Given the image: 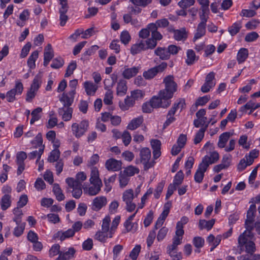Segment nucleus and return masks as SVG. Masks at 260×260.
<instances>
[{"mask_svg":"<svg viewBox=\"0 0 260 260\" xmlns=\"http://www.w3.org/2000/svg\"><path fill=\"white\" fill-rule=\"evenodd\" d=\"M252 231H245L240 235L238 239V245L233 248L234 253L241 254L245 251L250 255H254L256 251V247L253 241L254 235Z\"/></svg>","mask_w":260,"mask_h":260,"instance_id":"nucleus-1","label":"nucleus"},{"mask_svg":"<svg viewBox=\"0 0 260 260\" xmlns=\"http://www.w3.org/2000/svg\"><path fill=\"white\" fill-rule=\"evenodd\" d=\"M163 83L165 84V88L159 91L158 95L161 96L162 99L170 100L177 90V84L174 81V78L172 75H168L164 79Z\"/></svg>","mask_w":260,"mask_h":260,"instance_id":"nucleus-2","label":"nucleus"},{"mask_svg":"<svg viewBox=\"0 0 260 260\" xmlns=\"http://www.w3.org/2000/svg\"><path fill=\"white\" fill-rule=\"evenodd\" d=\"M140 160H136V164L140 161L144 166V170H148L149 169L154 166L155 164L154 160H151V150L147 147H144L141 149L140 151Z\"/></svg>","mask_w":260,"mask_h":260,"instance_id":"nucleus-3","label":"nucleus"},{"mask_svg":"<svg viewBox=\"0 0 260 260\" xmlns=\"http://www.w3.org/2000/svg\"><path fill=\"white\" fill-rule=\"evenodd\" d=\"M89 122L86 120H83L80 123H73L71 126L73 134L77 138L82 137L88 130Z\"/></svg>","mask_w":260,"mask_h":260,"instance_id":"nucleus-4","label":"nucleus"},{"mask_svg":"<svg viewBox=\"0 0 260 260\" xmlns=\"http://www.w3.org/2000/svg\"><path fill=\"white\" fill-rule=\"evenodd\" d=\"M167 67V63L163 62L161 64L144 72L143 77L147 80L153 78L158 73L162 72Z\"/></svg>","mask_w":260,"mask_h":260,"instance_id":"nucleus-5","label":"nucleus"},{"mask_svg":"<svg viewBox=\"0 0 260 260\" xmlns=\"http://www.w3.org/2000/svg\"><path fill=\"white\" fill-rule=\"evenodd\" d=\"M149 101L154 109L160 107L166 109L169 107L171 104L170 100H168L167 99H162L159 95L158 96H153Z\"/></svg>","mask_w":260,"mask_h":260,"instance_id":"nucleus-6","label":"nucleus"},{"mask_svg":"<svg viewBox=\"0 0 260 260\" xmlns=\"http://www.w3.org/2000/svg\"><path fill=\"white\" fill-rule=\"evenodd\" d=\"M256 211V206L252 204L247 211V219L245 222L246 231H252L253 229V221L255 217V214Z\"/></svg>","mask_w":260,"mask_h":260,"instance_id":"nucleus-7","label":"nucleus"},{"mask_svg":"<svg viewBox=\"0 0 260 260\" xmlns=\"http://www.w3.org/2000/svg\"><path fill=\"white\" fill-rule=\"evenodd\" d=\"M86 179V175L83 172H81L76 174V178L69 177L66 179L68 184H74L75 186H82V183Z\"/></svg>","mask_w":260,"mask_h":260,"instance_id":"nucleus-8","label":"nucleus"},{"mask_svg":"<svg viewBox=\"0 0 260 260\" xmlns=\"http://www.w3.org/2000/svg\"><path fill=\"white\" fill-rule=\"evenodd\" d=\"M219 158L218 153L216 151L210 152L209 155H205L202 160V163H204L205 165L208 168L210 165L216 162Z\"/></svg>","mask_w":260,"mask_h":260,"instance_id":"nucleus-9","label":"nucleus"},{"mask_svg":"<svg viewBox=\"0 0 260 260\" xmlns=\"http://www.w3.org/2000/svg\"><path fill=\"white\" fill-rule=\"evenodd\" d=\"M107 203V198L104 196H99L95 198L92 203L91 209L95 211H98Z\"/></svg>","mask_w":260,"mask_h":260,"instance_id":"nucleus-10","label":"nucleus"},{"mask_svg":"<svg viewBox=\"0 0 260 260\" xmlns=\"http://www.w3.org/2000/svg\"><path fill=\"white\" fill-rule=\"evenodd\" d=\"M122 163L121 161L114 158L108 159L105 163L106 169L108 171H117L121 169Z\"/></svg>","mask_w":260,"mask_h":260,"instance_id":"nucleus-11","label":"nucleus"},{"mask_svg":"<svg viewBox=\"0 0 260 260\" xmlns=\"http://www.w3.org/2000/svg\"><path fill=\"white\" fill-rule=\"evenodd\" d=\"M73 109L72 107H62L58 108V113L61 116L64 121H68L71 119Z\"/></svg>","mask_w":260,"mask_h":260,"instance_id":"nucleus-12","label":"nucleus"},{"mask_svg":"<svg viewBox=\"0 0 260 260\" xmlns=\"http://www.w3.org/2000/svg\"><path fill=\"white\" fill-rule=\"evenodd\" d=\"M75 94H71L70 92L63 93L59 98L60 102L62 104L63 107H71L73 103Z\"/></svg>","mask_w":260,"mask_h":260,"instance_id":"nucleus-13","label":"nucleus"},{"mask_svg":"<svg viewBox=\"0 0 260 260\" xmlns=\"http://www.w3.org/2000/svg\"><path fill=\"white\" fill-rule=\"evenodd\" d=\"M207 169L208 167H207V166L205 165L204 163L201 162L199 164L194 176V181L197 183H200L202 182L204 177V173L206 172Z\"/></svg>","mask_w":260,"mask_h":260,"instance_id":"nucleus-14","label":"nucleus"},{"mask_svg":"<svg viewBox=\"0 0 260 260\" xmlns=\"http://www.w3.org/2000/svg\"><path fill=\"white\" fill-rule=\"evenodd\" d=\"M135 104V101L131 96H126L124 102H119V106L123 111L127 110L129 108L132 107Z\"/></svg>","mask_w":260,"mask_h":260,"instance_id":"nucleus-15","label":"nucleus"},{"mask_svg":"<svg viewBox=\"0 0 260 260\" xmlns=\"http://www.w3.org/2000/svg\"><path fill=\"white\" fill-rule=\"evenodd\" d=\"M90 183L92 184V185L89 187L88 188L84 187V190L85 193H88L90 196H95L100 191L102 184H100V183L96 182Z\"/></svg>","mask_w":260,"mask_h":260,"instance_id":"nucleus-16","label":"nucleus"},{"mask_svg":"<svg viewBox=\"0 0 260 260\" xmlns=\"http://www.w3.org/2000/svg\"><path fill=\"white\" fill-rule=\"evenodd\" d=\"M143 50H146L145 44L144 41L140 40L132 46L131 53L134 55L140 53Z\"/></svg>","mask_w":260,"mask_h":260,"instance_id":"nucleus-17","label":"nucleus"},{"mask_svg":"<svg viewBox=\"0 0 260 260\" xmlns=\"http://www.w3.org/2000/svg\"><path fill=\"white\" fill-rule=\"evenodd\" d=\"M233 135V133L230 132H226L221 134L219 137V140L217 143L218 147L220 148H224L230 137Z\"/></svg>","mask_w":260,"mask_h":260,"instance_id":"nucleus-18","label":"nucleus"},{"mask_svg":"<svg viewBox=\"0 0 260 260\" xmlns=\"http://www.w3.org/2000/svg\"><path fill=\"white\" fill-rule=\"evenodd\" d=\"M75 252V249L73 247H70L68 251H61L56 260H69L74 257Z\"/></svg>","mask_w":260,"mask_h":260,"instance_id":"nucleus-19","label":"nucleus"},{"mask_svg":"<svg viewBox=\"0 0 260 260\" xmlns=\"http://www.w3.org/2000/svg\"><path fill=\"white\" fill-rule=\"evenodd\" d=\"M154 53L161 60H168L170 58L168 50L165 47H157L155 50Z\"/></svg>","mask_w":260,"mask_h":260,"instance_id":"nucleus-20","label":"nucleus"},{"mask_svg":"<svg viewBox=\"0 0 260 260\" xmlns=\"http://www.w3.org/2000/svg\"><path fill=\"white\" fill-rule=\"evenodd\" d=\"M140 70V67H134L131 68L125 69L123 71L122 76L126 79H129L136 76Z\"/></svg>","mask_w":260,"mask_h":260,"instance_id":"nucleus-21","label":"nucleus"},{"mask_svg":"<svg viewBox=\"0 0 260 260\" xmlns=\"http://www.w3.org/2000/svg\"><path fill=\"white\" fill-rule=\"evenodd\" d=\"M84 87L87 95H93L96 92L98 86L91 81H86L84 83Z\"/></svg>","mask_w":260,"mask_h":260,"instance_id":"nucleus-22","label":"nucleus"},{"mask_svg":"<svg viewBox=\"0 0 260 260\" xmlns=\"http://www.w3.org/2000/svg\"><path fill=\"white\" fill-rule=\"evenodd\" d=\"M127 89L126 81L123 79L119 80L117 86V94L123 96L126 94Z\"/></svg>","mask_w":260,"mask_h":260,"instance_id":"nucleus-23","label":"nucleus"},{"mask_svg":"<svg viewBox=\"0 0 260 260\" xmlns=\"http://www.w3.org/2000/svg\"><path fill=\"white\" fill-rule=\"evenodd\" d=\"M143 122V118L142 116L134 118L129 123L127 126V128L132 131L137 128Z\"/></svg>","mask_w":260,"mask_h":260,"instance_id":"nucleus-24","label":"nucleus"},{"mask_svg":"<svg viewBox=\"0 0 260 260\" xmlns=\"http://www.w3.org/2000/svg\"><path fill=\"white\" fill-rule=\"evenodd\" d=\"M215 223V219L207 221L205 219H201L199 220V226L200 230L204 229H207L208 231L211 230Z\"/></svg>","mask_w":260,"mask_h":260,"instance_id":"nucleus-25","label":"nucleus"},{"mask_svg":"<svg viewBox=\"0 0 260 260\" xmlns=\"http://www.w3.org/2000/svg\"><path fill=\"white\" fill-rule=\"evenodd\" d=\"M248 51L247 49L242 48H241L237 54V59L239 63L243 62L248 57Z\"/></svg>","mask_w":260,"mask_h":260,"instance_id":"nucleus-26","label":"nucleus"},{"mask_svg":"<svg viewBox=\"0 0 260 260\" xmlns=\"http://www.w3.org/2000/svg\"><path fill=\"white\" fill-rule=\"evenodd\" d=\"M56 235L57 237L59 238V240L62 241L66 239L73 237L75 234L72 229H69L64 232L58 231Z\"/></svg>","mask_w":260,"mask_h":260,"instance_id":"nucleus-27","label":"nucleus"},{"mask_svg":"<svg viewBox=\"0 0 260 260\" xmlns=\"http://www.w3.org/2000/svg\"><path fill=\"white\" fill-rule=\"evenodd\" d=\"M52 191L54 194L55 195L57 200L58 201L64 200L65 197L58 184L55 183L53 185Z\"/></svg>","mask_w":260,"mask_h":260,"instance_id":"nucleus-28","label":"nucleus"},{"mask_svg":"<svg viewBox=\"0 0 260 260\" xmlns=\"http://www.w3.org/2000/svg\"><path fill=\"white\" fill-rule=\"evenodd\" d=\"M185 100L184 99L180 98L176 100L170 110L175 113L178 109H180V111H181L185 107Z\"/></svg>","mask_w":260,"mask_h":260,"instance_id":"nucleus-29","label":"nucleus"},{"mask_svg":"<svg viewBox=\"0 0 260 260\" xmlns=\"http://www.w3.org/2000/svg\"><path fill=\"white\" fill-rule=\"evenodd\" d=\"M42 77L41 74H38L35 77L30 88L37 91L42 83Z\"/></svg>","mask_w":260,"mask_h":260,"instance_id":"nucleus-30","label":"nucleus"},{"mask_svg":"<svg viewBox=\"0 0 260 260\" xmlns=\"http://www.w3.org/2000/svg\"><path fill=\"white\" fill-rule=\"evenodd\" d=\"M11 204V196L5 194L3 196L1 200V205L3 210H7Z\"/></svg>","mask_w":260,"mask_h":260,"instance_id":"nucleus-31","label":"nucleus"},{"mask_svg":"<svg viewBox=\"0 0 260 260\" xmlns=\"http://www.w3.org/2000/svg\"><path fill=\"white\" fill-rule=\"evenodd\" d=\"M44 145L41 147L39 150H35L31 152L30 153L28 154V158L29 159H34L36 157H38V159L36 161V162L37 163L38 161L41 158V155L43 153L44 149Z\"/></svg>","mask_w":260,"mask_h":260,"instance_id":"nucleus-32","label":"nucleus"},{"mask_svg":"<svg viewBox=\"0 0 260 260\" xmlns=\"http://www.w3.org/2000/svg\"><path fill=\"white\" fill-rule=\"evenodd\" d=\"M109 232L103 231L102 230L98 231L94 236L95 239L102 242H105L108 238H109Z\"/></svg>","mask_w":260,"mask_h":260,"instance_id":"nucleus-33","label":"nucleus"},{"mask_svg":"<svg viewBox=\"0 0 260 260\" xmlns=\"http://www.w3.org/2000/svg\"><path fill=\"white\" fill-rule=\"evenodd\" d=\"M70 187L73 189L72 196L76 199H79L82 194V186H75L74 184H68Z\"/></svg>","mask_w":260,"mask_h":260,"instance_id":"nucleus-34","label":"nucleus"},{"mask_svg":"<svg viewBox=\"0 0 260 260\" xmlns=\"http://www.w3.org/2000/svg\"><path fill=\"white\" fill-rule=\"evenodd\" d=\"M198 60L196 54L193 50L189 49L187 51V58L186 59V63L190 66L194 63L196 60Z\"/></svg>","mask_w":260,"mask_h":260,"instance_id":"nucleus-35","label":"nucleus"},{"mask_svg":"<svg viewBox=\"0 0 260 260\" xmlns=\"http://www.w3.org/2000/svg\"><path fill=\"white\" fill-rule=\"evenodd\" d=\"M206 25L199 24L197 29V32L194 34L193 40L196 41L205 35Z\"/></svg>","mask_w":260,"mask_h":260,"instance_id":"nucleus-36","label":"nucleus"},{"mask_svg":"<svg viewBox=\"0 0 260 260\" xmlns=\"http://www.w3.org/2000/svg\"><path fill=\"white\" fill-rule=\"evenodd\" d=\"M175 114V113L171 110L168 111L167 115V119L163 125V129L166 128L168 126H169L171 123L176 120V118L174 117Z\"/></svg>","mask_w":260,"mask_h":260,"instance_id":"nucleus-37","label":"nucleus"},{"mask_svg":"<svg viewBox=\"0 0 260 260\" xmlns=\"http://www.w3.org/2000/svg\"><path fill=\"white\" fill-rule=\"evenodd\" d=\"M134 191L132 189L125 190L122 194V201L124 202L133 201L135 199Z\"/></svg>","mask_w":260,"mask_h":260,"instance_id":"nucleus-38","label":"nucleus"},{"mask_svg":"<svg viewBox=\"0 0 260 260\" xmlns=\"http://www.w3.org/2000/svg\"><path fill=\"white\" fill-rule=\"evenodd\" d=\"M184 179V174L183 172L180 170L178 171L174 177L173 183H171V185H174L177 188L178 186L181 184Z\"/></svg>","mask_w":260,"mask_h":260,"instance_id":"nucleus-39","label":"nucleus"},{"mask_svg":"<svg viewBox=\"0 0 260 260\" xmlns=\"http://www.w3.org/2000/svg\"><path fill=\"white\" fill-rule=\"evenodd\" d=\"M174 38L177 41H181L187 38V35L184 28L174 30Z\"/></svg>","mask_w":260,"mask_h":260,"instance_id":"nucleus-40","label":"nucleus"},{"mask_svg":"<svg viewBox=\"0 0 260 260\" xmlns=\"http://www.w3.org/2000/svg\"><path fill=\"white\" fill-rule=\"evenodd\" d=\"M39 55L37 51H34L29 57L27 60V64L30 69H34L36 67L35 62Z\"/></svg>","mask_w":260,"mask_h":260,"instance_id":"nucleus-41","label":"nucleus"},{"mask_svg":"<svg viewBox=\"0 0 260 260\" xmlns=\"http://www.w3.org/2000/svg\"><path fill=\"white\" fill-rule=\"evenodd\" d=\"M42 111V109L41 107H38L31 112L32 118L30 121V124H34L35 121L39 120L41 118L40 113Z\"/></svg>","mask_w":260,"mask_h":260,"instance_id":"nucleus-42","label":"nucleus"},{"mask_svg":"<svg viewBox=\"0 0 260 260\" xmlns=\"http://www.w3.org/2000/svg\"><path fill=\"white\" fill-rule=\"evenodd\" d=\"M13 213L14 214V217L13 220L17 225L20 224L21 222L22 216L23 213L21 210L19 209V208L16 207L13 209Z\"/></svg>","mask_w":260,"mask_h":260,"instance_id":"nucleus-43","label":"nucleus"},{"mask_svg":"<svg viewBox=\"0 0 260 260\" xmlns=\"http://www.w3.org/2000/svg\"><path fill=\"white\" fill-rule=\"evenodd\" d=\"M90 176V182H96L100 183V184H102V182L99 178V171L96 168H93L92 169Z\"/></svg>","mask_w":260,"mask_h":260,"instance_id":"nucleus-44","label":"nucleus"},{"mask_svg":"<svg viewBox=\"0 0 260 260\" xmlns=\"http://www.w3.org/2000/svg\"><path fill=\"white\" fill-rule=\"evenodd\" d=\"M60 152L58 149H53L50 152L48 158V161L50 162H54L58 161L60 157Z\"/></svg>","mask_w":260,"mask_h":260,"instance_id":"nucleus-45","label":"nucleus"},{"mask_svg":"<svg viewBox=\"0 0 260 260\" xmlns=\"http://www.w3.org/2000/svg\"><path fill=\"white\" fill-rule=\"evenodd\" d=\"M120 39L123 44L125 45L128 44L131 40V37L128 31L127 30L122 31L120 36Z\"/></svg>","mask_w":260,"mask_h":260,"instance_id":"nucleus-46","label":"nucleus"},{"mask_svg":"<svg viewBox=\"0 0 260 260\" xmlns=\"http://www.w3.org/2000/svg\"><path fill=\"white\" fill-rule=\"evenodd\" d=\"M241 27V22H236L229 28V31L232 36H234L240 31Z\"/></svg>","mask_w":260,"mask_h":260,"instance_id":"nucleus-47","label":"nucleus"},{"mask_svg":"<svg viewBox=\"0 0 260 260\" xmlns=\"http://www.w3.org/2000/svg\"><path fill=\"white\" fill-rule=\"evenodd\" d=\"M139 170L137 168L132 166H128L123 171V174L128 177L134 176L135 174L138 173Z\"/></svg>","mask_w":260,"mask_h":260,"instance_id":"nucleus-48","label":"nucleus"},{"mask_svg":"<svg viewBox=\"0 0 260 260\" xmlns=\"http://www.w3.org/2000/svg\"><path fill=\"white\" fill-rule=\"evenodd\" d=\"M25 226V222L20 223V224L17 225V226L14 228L13 231L14 235L17 237L20 236L23 233Z\"/></svg>","mask_w":260,"mask_h":260,"instance_id":"nucleus-49","label":"nucleus"},{"mask_svg":"<svg viewBox=\"0 0 260 260\" xmlns=\"http://www.w3.org/2000/svg\"><path fill=\"white\" fill-rule=\"evenodd\" d=\"M76 67L77 64L76 61H72L71 62L67 68L66 72L64 74V77H68L73 74L74 71L76 69Z\"/></svg>","mask_w":260,"mask_h":260,"instance_id":"nucleus-50","label":"nucleus"},{"mask_svg":"<svg viewBox=\"0 0 260 260\" xmlns=\"http://www.w3.org/2000/svg\"><path fill=\"white\" fill-rule=\"evenodd\" d=\"M238 259L239 260H259L260 254L250 255L246 253L245 255L239 256Z\"/></svg>","mask_w":260,"mask_h":260,"instance_id":"nucleus-51","label":"nucleus"},{"mask_svg":"<svg viewBox=\"0 0 260 260\" xmlns=\"http://www.w3.org/2000/svg\"><path fill=\"white\" fill-rule=\"evenodd\" d=\"M120 220V217L119 216H117L115 217V218L113 219L112 225L110 228V231H109V238H112L113 234L115 230V229L117 228L118 224L119 223Z\"/></svg>","mask_w":260,"mask_h":260,"instance_id":"nucleus-52","label":"nucleus"},{"mask_svg":"<svg viewBox=\"0 0 260 260\" xmlns=\"http://www.w3.org/2000/svg\"><path fill=\"white\" fill-rule=\"evenodd\" d=\"M204 239L199 236L194 237L192 240L193 245L198 249L202 248L204 245Z\"/></svg>","mask_w":260,"mask_h":260,"instance_id":"nucleus-53","label":"nucleus"},{"mask_svg":"<svg viewBox=\"0 0 260 260\" xmlns=\"http://www.w3.org/2000/svg\"><path fill=\"white\" fill-rule=\"evenodd\" d=\"M63 64V59L61 57H57L53 59L51 67L57 69L62 67Z\"/></svg>","mask_w":260,"mask_h":260,"instance_id":"nucleus-54","label":"nucleus"},{"mask_svg":"<svg viewBox=\"0 0 260 260\" xmlns=\"http://www.w3.org/2000/svg\"><path fill=\"white\" fill-rule=\"evenodd\" d=\"M23 90V84L21 82L19 81H16L14 88L11 89V90H13V93L15 95H20L22 93Z\"/></svg>","mask_w":260,"mask_h":260,"instance_id":"nucleus-55","label":"nucleus"},{"mask_svg":"<svg viewBox=\"0 0 260 260\" xmlns=\"http://www.w3.org/2000/svg\"><path fill=\"white\" fill-rule=\"evenodd\" d=\"M195 3V0H181L178 2V6L182 9H186Z\"/></svg>","mask_w":260,"mask_h":260,"instance_id":"nucleus-56","label":"nucleus"},{"mask_svg":"<svg viewBox=\"0 0 260 260\" xmlns=\"http://www.w3.org/2000/svg\"><path fill=\"white\" fill-rule=\"evenodd\" d=\"M254 106V102L252 101H249L245 105L240 108V111L242 112H246L247 110L250 109L249 114L253 112V108Z\"/></svg>","mask_w":260,"mask_h":260,"instance_id":"nucleus-57","label":"nucleus"},{"mask_svg":"<svg viewBox=\"0 0 260 260\" xmlns=\"http://www.w3.org/2000/svg\"><path fill=\"white\" fill-rule=\"evenodd\" d=\"M141 246L137 245L132 250L129 254V257L132 260H136L140 252Z\"/></svg>","mask_w":260,"mask_h":260,"instance_id":"nucleus-58","label":"nucleus"},{"mask_svg":"<svg viewBox=\"0 0 260 260\" xmlns=\"http://www.w3.org/2000/svg\"><path fill=\"white\" fill-rule=\"evenodd\" d=\"M109 47L111 50H114L115 53H119L120 51V46L118 40H113L110 44Z\"/></svg>","mask_w":260,"mask_h":260,"instance_id":"nucleus-59","label":"nucleus"},{"mask_svg":"<svg viewBox=\"0 0 260 260\" xmlns=\"http://www.w3.org/2000/svg\"><path fill=\"white\" fill-rule=\"evenodd\" d=\"M113 92L111 90L108 89L106 92L104 99V104L107 105L112 103Z\"/></svg>","mask_w":260,"mask_h":260,"instance_id":"nucleus-60","label":"nucleus"},{"mask_svg":"<svg viewBox=\"0 0 260 260\" xmlns=\"http://www.w3.org/2000/svg\"><path fill=\"white\" fill-rule=\"evenodd\" d=\"M210 99L209 95H205L202 97L199 98L196 102L195 107L197 108L198 106L205 105Z\"/></svg>","mask_w":260,"mask_h":260,"instance_id":"nucleus-61","label":"nucleus"},{"mask_svg":"<svg viewBox=\"0 0 260 260\" xmlns=\"http://www.w3.org/2000/svg\"><path fill=\"white\" fill-rule=\"evenodd\" d=\"M144 42L145 44L146 50L152 49L157 45V42L152 38L148 39L147 40L144 41Z\"/></svg>","mask_w":260,"mask_h":260,"instance_id":"nucleus-62","label":"nucleus"},{"mask_svg":"<svg viewBox=\"0 0 260 260\" xmlns=\"http://www.w3.org/2000/svg\"><path fill=\"white\" fill-rule=\"evenodd\" d=\"M111 221V219L109 216L105 217L103 220V223L102 225V230L103 231H106L107 232H109L110 228L109 225L110 222Z\"/></svg>","mask_w":260,"mask_h":260,"instance_id":"nucleus-63","label":"nucleus"},{"mask_svg":"<svg viewBox=\"0 0 260 260\" xmlns=\"http://www.w3.org/2000/svg\"><path fill=\"white\" fill-rule=\"evenodd\" d=\"M204 133L205 129H200V130L196 134L193 139V142L195 144L199 143L202 140L204 137Z\"/></svg>","mask_w":260,"mask_h":260,"instance_id":"nucleus-64","label":"nucleus"}]
</instances>
